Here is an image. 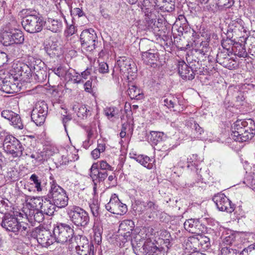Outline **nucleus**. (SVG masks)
Here are the masks:
<instances>
[{"mask_svg":"<svg viewBox=\"0 0 255 255\" xmlns=\"http://www.w3.org/2000/svg\"><path fill=\"white\" fill-rule=\"evenodd\" d=\"M3 148L6 153L11 154L13 157L21 156L24 150V147L20 142L15 137L9 134L4 136Z\"/></svg>","mask_w":255,"mask_h":255,"instance_id":"obj_5","label":"nucleus"},{"mask_svg":"<svg viewBox=\"0 0 255 255\" xmlns=\"http://www.w3.org/2000/svg\"><path fill=\"white\" fill-rule=\"evenodd\" d=\"M93 231L94 233V239L98 244L101 242V233L102 230L98 226L94 225L93 227Z\"/></svg>","mask_w":255,"mask_h":255,"instance_id":"obj_49","label":"nucleus"},{"mask_svg":"<svg viewBox=\"0 0 255 255\" xmlns=\"http://www.w3.org/2000/svg\"><path fill=\"white\" fill-rule=\"evenodd\" d=\"M130 157L148 169H151L152 167V160L146 155L134 154L133 156H130Z\"/></svg>","mask_w":255,"mask_h":255,"instance_id":"obj_26","label":"nucleus"},{"mask_svg":"<svg viewBox=\"0 0 255 255\" xmlns=\"http://www.w3.org/2000/svg\"><path fill=\"white\" fill-rule=\"evenodd\" d=\"M145 18L144 19L146 21L148 26H150L152 24L154 25V22L155 21V19L154 18V15L153 13H152L151 11H145Z\"/></svg>","mask_w":255,"mask_h":255,"instance_id":"obj_47","label":"nucleus"},{"mask_svg":"<svg viewBox=\"0 0 255 255\" xmlns=\"http://www.w3.org/2000/svg\"><path fill=\"white\" fill-rule=\"evenodd\" d=\"M44 203L41 208L42 212L48 216L52 215L55 211V208L56 207L54 204L47 197H44Z\"/></svg>","mask_w":255,"mask_h":255,"instance_id":"obj_25","label":"nucleus"},{"mask_svg":"<svg viewBox=\"0 0 255 255\" xmlns=\"http://www.w3.org/2000/svg\"><path fill=\"white\" fill-rule=\"evenodd\" d=\"M44 63L40 59H35L32 58L30 60L29 68L31 72L34 73L35 79L38 82H43L46 78L45 71L43 69Z\"/></svg>","mask_w":255,"mask_h":255,"instance_id":"obj_12","label":"nucleus"},{"mask_svg":"<svg viewBox=\"0 0 255 255\" xmlns=\"http://www.w3.org/2000/svg\"><path fill=\"white\" fill-rule=\"evenodd\" d=\"M28 224L25 223L18 222V231H21V232L26 231L27 230V228H28Z\"/></svg>","mask_w":255,"mask_h":255,"instance_id":"obj_63","label":"nucleus"},{"mask_svg":"<svg viewBox=\"0 0 255 255\" xmlns=\"http://www.w3.org/2000/svg\"><path fill=\"white\" fill-rule=\"evenodd\" d=\"M223 255H240L237 250L230 248H224L222 249Z\"/></svg>","mask_w":255,"mask_h":255,"instance_id":"obj_54","label":"nucleus"},{"mask_svg":"<svg viewBox=\"0 0 255 255\" xmlns=\"http://www.w3.org/2000/svg\"><path fill=\"white\" fill-rule=\"evenodd\" d=\"M1 117L3 118L10 121L12 116H14V113L10 110H3L1 113Z\"/></svg>","mask_w":255,"mask_h":255,"instance_id":"obj_55","label":"nucleus"},{"mask_svg":"<svg viewBox=\"0 0 255 255\" xmlns=\"http://www.w3.org/2000/svg\"><path fill=\"white\" fill-rule=\"evenodd\" d=\"M67 69L63 66H59L58 68H51V70L55 74L59 77H64V74Z\"/></svg>","mask_w":255,"mask_h":255,"instance_id":"obj_51","label":"nucleus"},{"mask_svg":"<svg viewBox=\"0 0 255 255\" xmlns=\"http://www.w3.org/2000/svg\"><path fill=\"white\" fill-rule=\"evenodd\" d=\"M142 58L146 65L154 67L159 59L158 53L154 49H149L142 52Z\"/></svg>","mask_w":255,"mask_h":255,"instance_id":"obj_20","label":"nucleus"},{"mask_svg":"<svg viewBox=\"0 0 255 255\" xmlns=\"http://www.w3.org/2000/svg\"><path fill=\"white\" fill-rule=\"evenodd\" d=\"M48 113V106L44 101L36 103L32 111L31 118L32 121L37 125L41 126L45 122Z\"/></svg>","mask_w":255,"mask_h":255,"instance_id":"obj_7","label":"nucleus"},{"mask_svg":"<svg viewBox=\"0 0 255 255\" xmlns=\"http://www.w3.org/2000/svg\"><path fill=\"white\" fill-rule=\"evenodd\" d=\"M215 0V6L216 8L217 7L221 9L223 8H229L231 7L234 3V0Z\"/></svg>","mask_w":255,"mask_h":255,"instance_id":"obj_38","label":"nucleus"},{"mask_svg":"<svg viewBox=\"0 0 255 255\" xmlns=\"http://www.w3.org/2000/svg\"><path fill=\"white\" fill-rule=\"evenodd\" d=\"M232 131L235 140L239 142L248 141L255 134V123L251 119L237 120L232 127Z\"/></svg>","mask_w":255,"mask_h":255,"instance_id":"obj_2","label":"nucleus"},{"mask_svg":"<svg viewBox=\"0 0 255 255\" xmlns=\"http://www.w3.org/2000/svg\"><path fill=\"white\" fill-rule=\"evenodd\" d=\"M158 8L164 11H171L174 9V0H163Z\"/></svg>","mask_w":255,"mask_h":255,"instance_id":"obj_37","label":"nucleus"},{"mask_svg":"<svg viewBox=\"0 0 255 255\" xmlns=\"http://www.w3.org/2000/svg\"><path fill=\"white\" fill-rule=\"evenodd\" d=\"M127 92L131 99L139 100L143 98L142 91L135 85L130 86Z\"/></svg>","mask_w":255,"mask_h":255,"instance_id":"obj_29","label":"nucleus"},{"mask_svg":"<svg viewBox=\"0 0 255 255\" xmlns=\"http://www.w3.org/2000/svg\"><path fill=\"white\" fill-rule=\"evenodd\" d=\"M186 230L195 234H200L202 233L204 227L199 219H190L187 220L184 224Z\"/></svg>","mask_w":255,"mask_h":255,"instance_id":"obj_19","label":"nucleus"},{"mask_svg":"<svg viewBox=\"0 0 255 255\" xmlns=\"http://www.w3.org/2000/svg\"><path fill=\"white\" fill-rule=\"evenodd\" d=\"M199 245L204 250H208L210 247V239L205 236H200L198 238Z\"/></svg>","mask_w":255,"mask_h":255,"instance_id":"obj_39","label":"nucleus"},{"mask_svg":"<svg viewBox=\"0 0 255 255\" xmlns=\"http://www.w3.org/2000/svg\"><path fill=\"white\" fill-rule=\"evenodd\" d=\"M7 62V56L4 52L0 51V67Z\"/></svg>","mask_w":255,"mask_h":255,"instance_id":"obj_60","label":"nucleus"},{"mask_svg":"<svg viewBox=\"0 0 255 255\" xmlns=\"http://www.w3.org/2000/svg\"><path fill=\"white\" fill-rule=\"evenodd\" d=\"M151 139L154 142H159L162 140L164 136L163 132L152 131L150 132Z\"/></svg>","mask_w":255,"mask_h":255,"instance_id":"obj_52","label":"nucleus"},{"mask_svg":"<svg viewBox=\"0 0 255 255\" xmlns=\"http://www.w3.org/2000/svg\"><path fill=\"white\" fill-rule=\"evenodd\" d=\"M67 212L71 222L77 227H85L89 223L90 217L88 212L79 206H69Z\"/></svg>","mask_w":255,"mask_h":255,"instance_id":"obj_4","label":"nucleus"},{"mask_svg":"<svg viewBox=\"0 0 255 255\" xmlns=\"http://www.w3.org/2000/svg\"><path fill=\"white\" fill-rule=\"evenodd\" d=\"M13 67L15 70V72L20 76H22L25 74H27L26 76H28L31 72L29 66L24 63L14 64Z\"/></svg>","mask_w":255,"mask_h":255,"instance_id":"obj_30","label":"nucleus"},{"mask_svg":"<svg viewBox=\"0 0 255 255\" xmlns=\"http://www.w3.org/2000/svg\"><path fill=\"white\" fill-rule=\"evenodd\" d=\"M96 163H98L99 165V169L102 171H107L108 172V171L114 170V167L109 164L106 161L101 160Z\"/></svg>","mask_w":255,"mask_h":255,"instance_id":"obj_45","label":"nucleus"},{"mask_svg":"<svg viewBox=\"0 0 255 255\" xmlns=\"http://www.w3.org/2000/svg\"><path fill=\"white\" fill-rule=\"evenodd\" d=\"M89 206L93 215L95 217L98 216L99 209V205L98 201L96 200L91 201L89 202Z\"/></svg>","mask_w":255,"mask_h":255,"instance_id":"obj_46","label":"nucleus"},{"mask_svg":"<svg viewBox=\"0 0 255 255\" xmlns=\"http://www.w3.org/2000/svg\"><path fill=\"white\" fill-rule=\"evenodd\" d=\"M36 239L38 243L43 247H47L54 243V239L50 232L45 229L36 231Z\"/></svg>","mask_w":255,"mask_h":255,"instance_id":"obj_17","label":"nucleus"},{"mask_svg":"<svg viewBox=\"0 0 255 255\" xmlns=\"http://www.w3.org/2000/svg\"><path fill=\"white\" fill-rule=\"evenodd\" d=\"M80 41L82 46L87 50L92 51L95 48L97 42V36L93 29H85L80 35Z\"/></svg>","mask_w":255,"mask_h":255,"instance_id":"obj_8","label":"nucleus"},{"mask_svg":"<svg viewBox=\"0 0 255 255\" xmlns=\"http://www.w3.org/2000/svg\"><path fill=\"white\" fill-rule=\"evenodd\" d=\"M203 160V159L201 157H198L197 154H192L190 157L187 158V167H194L196 168L198 167L199 164L202 162Z\"/></svg>","mask_w":255,"mask_h":255,"instance_id":"obj_36","label":"nucleus"},{"mask_svg":"<svg viewBox=\"0 0 255 255\" xmlns=\"http://www.w3.org/2000/svg\"><path fill=\"white\" fill-rule=\"evenodd\" d=\"M11 34L13 41V44H21L23 42L24 38L22 32L17 29H11Z\"/></svg>","mask_w":255,"mask_h":255,"instance_id":"obj_32","label":"nucleus"},{"mask_svg":"<svg viewBox=\"0 0 255 255\" xmlns=\"http://www.w3.org/2000/svg\"><path fill=\"white\" fill-rule=\"evenodd\" d=\"M176 102L177 100L174 98L171 99L164 98L163 100H161V102L164 106L167 107L168 109H173L174 111H177V109H174Z\"/></svg>","mask_w":255,"mask_h":255,"instance_id":"obj_41","label":"nucleus"},{"mask_svg":"<svg viewBox=\"0 0 255 255\" xmlns=\"http://www.w3.org/2000/svg\"><path fill=\"white\" fill-rule=\"evenodd\" d=\"M1 225L7 231L13 233L18 232V222L17 219L12 215H5Z\"/></svg>","mask_w":255,"mask_h":255,"instance_id":"obj_18","label":"nucleus"},{"mask_svg":"<svg viewBox=\"0 0 255 255\" xmlns=\"http://www.w3.org/2000/svg\"><path fill=\"white\" fill-rule=\"evenodd\" d=\"M178 69V73L182 79L191 80L194 78L195 74L192 69L184 61L179 62Z\"/></svg>","mask_w":255,"mask_h":255,"instance_id":"obj_23","label":"nucleus"},{"mask_svg":"<svg viewBox=\"0 0 255 255\" xmlns=\"http://www.w3.org/2000/svg\"><path fill=\"white\" fill-rule=\"evenodd\" d=\"M105 207L108 211L114 214L122 215L127 211V205L122 203L115 194L112 195L110 201Z\"/></svg>","mask_w":255,"mask_h":255,"instance_id":"obj_10","label":"nucleus"},{"mask_svg":"<svg viewBox=\"0 0 255 255\" xmlns=\"http://www.w3.org/2000/svg\"><path fill=\"white\" fill-rule=\"evenodd\" d=\"M9 121L11 122L12 125L15 128H17L19 129L23 128V126L20 117L18 114L14 113V116L12 117L11 119Z\"/></svg>","mask_w":255,"mask_h":255,"instance_id":"obj_42","label":"nucleus"},{"mask_svg":"<svg viewBox=\"0 0 255 255\" xmlns=\"http://www.w3.org/2000/svg\"><path fill=\"white\" fill-rule=\"evenodd\" d=\"M44 25L47 30L55 33L60 31L62 28L61 21L50 18H48L46 21H45Z\"/></svg>","mask_w":255,"mask_h":255,"instance_id":"obj_24","label":"nucleus"},{"mask_svg":"<svg viewBox=\"0 0 255 255\" xmlns=\"http://www.w3.org/2000/svg\"><path fill=\"white\" fill-rule=\"evenodd\" d=\"M223 239V243L226 245H232L235 243L236 239V235L232 231L227 234Z\"/></svg>","mask_w":255,"mask_h":255,"instance_id":"obj_40","label":"nucleus"},{"mask_svg":"<svg viewBox=\"0 0 255 255\" xmlns=\"http://www.w3.org/2000/svg\"><path fill=\"white\" fill-rule=\"evenodd\" d=\"M46 53L51 58L58 57L60 55V48L56 43H52L49 47H45Z\"/></svg>","mask_w":255,"mask_h":255,"instance_id":"obj_31","label":"nucleus"},{"mask_svg":"<svg viewBox=\"0 0 255 255\" xmlns=\"http://www.w3.org/2000/svg\"><path fill=\"white\" fill-rule=\"evenodd\" d=\"M59 208L65 207L68 203V197L65 190L53 181L46 196Z\"/></svg>","mask_w":255,"mask_h":255,"instance_id":"obj_3","label":"nucleus"},{"mask_svg":"<svg viewBox=\"0 0 255 255\" xmlns=\"http://www.w3.org/2000/svg\"><path fill=\"white\" fill-rule=\"evenodd\" d=\"M72 110L77 113L78 117L82 119L86 118L89 113H90V110L85 106L80 105L78 103L73 105ZM90 115H91V113H90Z\"/></svg>","mask_w":255,"mask_h":255,"instance_id":"obj_27","label":"nucleus"},{"mask_svg":"<svg viewBox=\"0 0 255 255\" xmlns=\"http://www.w3.org/2000/svg\"><path fill=\"white\" fill-rule=\"evenodd\" d=\"M72 120V116L70 115H64L62 118V123L65 131L67 132V124Z\"/></svg>","mask_w":255,"mask_h":255,"instance_id":"obj_61","label":"nucleus"},{"mask_svg":"<svg viewBox=\"0 0 255 255\" xmlns=\"http://www.w3.org/2000/svg\"><path fill=\"white\" fill-rule=\"evenodd\" d=\"M13 77H9L4 79L0 78V90L7 94L17 93L19 91L20 87L13 83Z\"/></svg>","mask_w":255,"mask_h":255,"instance_id":"obj_16","label":"nucleus"},{"mask_svg":"<svg viewBox=\"0 0 255 255\" xmlns=\"http://www.w3.org/2000/svg\"><path fill=\"white\" fill-rule=\"evenodd\" d=\"M154 0H143L142 2L143 7H144L147 11H151L155 7H156V5L154 3ZM142 8L143 9V8Z\"/></svg>","mask_w":255,"mask_h":255,"instance_id":"obj_48","label":"nucleus"},{"mask_svg":"<svg viewBox=\"0 0 255 255\" xmlns=\"http://www.w3.org/2000/svg\"><path fill=\"white\" fill-rule=\"evenodd\" d=\"M117 65L120 72L131 75L134 69V64L129 58L123 56L120 57L117 61Z\"/></svg>","mask_w":255,"mask_h":255,"instance_id":"obj_15","label":"nucleus"},{"mask_svg":"<svg viewBox=\"0 0 255 255\" xmlns=\"http://www.w3.org/2000/svg\"><path fill=\"white\" fill-rule=\"evenodd\" d=\"M21 24L25 31L30 33L40 32L45 21L38 12L33 9H23L20 11Z\"/></svg>","mask_w":255,"mask_h":255,"instance_id":"obj_1","label":"nucleus"},{"mask_svg":"<svg viewBox=\"0 0 255 255\" xmlns=\"http://www.w3.org/2000/svg\"><path fill=\"white\" fill-rule=\"evenodd\" d=\"M75 250L78 255H94V246L85 237L79 236L75 239Z\"/></svg>","mask_w":255,"mask_h":255,"instance_id":"obj_9","label":"nucleus"},{"mask_svg":"<svg viewBox=\"0 0 255 255\" xmlns=\"http://www.w3.org/2000/svg\"><path fill=\"white\" fill-rule=\"evenodd\" d=\"M235 54L239 57H247L248 53L246 51L245 45L236 42L233 48Z\"/></svg>","mask_w":255,"mask_h":255,"instance_id":"obj_33","label":"nucleus"},{"mask_svg":"<svg viewBox=\"0 0 255 255\" xmlns=\"http://www.w3.org/2000/svg\"><path fill=\"white\" fill-rule=\"evenodd\" d=\"M108 175L107 171H100L98 163H93L90 168V176L94 182L104 181Z\"/></svg>","mask_w":255,"mask_h":255,"instance_id":"obj_22","label":"nucleus"},{"mask_svg":"<svg viewBox=\"0 0 255 255\" xmlns=\"http://www.w3.org/2000/svg\"><path fill=\"white\" fill-rule=\"evenodd\" d=\"M193 121V123H191V127L192 128V129L194 130L196 132V133L198 134V135H201L202 133L203 132V128L199 126V125L195 121Z\"/></svg>","mask_w":255,"mask_h":255,"instance_id":"obj_56","label":"nucleus"},{"mask_svg":"<svg viewBox=\"0 0 255 255\" xmlns=\"http://www.w3.org/2000/svg\"><path fill=\"white\" fill-rule=\"evenodd\" d=\"M228 34L231 31L236 37H243L244 40H247V37H244V34L248 31L247 27L245 26L244 21L241 18H237L232 20L229 25Z\"/></svg>","mask_w":255,"mask_h":255,"instance_id":"obj_11","label":"nucleus"},{"mask_svg":"<svg viewBox=\"0 0 255 255\" xmlns=\"http://www.w3.org/2000/svg\"><path fill=\"white\" fill-rule=\"evenodd\" d=\"M92 87V81L91 80L87 81L84 84L85 90L88 93H91Z\"/></svg>","mask_w":255,"mask_h":255,"instance_id":"obj_62","label":"nucleus"},{"mask_svg":"<svg viewBox=\"0 0 255 255\" xmlns=\"http://www.w3.org/2000/svg\"><path fill=\"white\" fill-rule=\"evenodd\" d=\"M54 239L56 242L64 244L72 241L74 234L73 230L66 224H58L53 229Z\"/></svg>","mask_w":255,"mask_h":255,"instance_id":"obj_6","label":"nucleus"},{"mask_svg":"<svg viewBox=\"0 0 255 255\" xmlns=\"http://www.w3.org/2000/svg\"><path fill=\"white\" fill-rule=\"evenodd\" d=\"M99 72L102 74L109 72V66L105 62H101L99 65Z\"/></svg>","mask_w":255,"mask_h":255,"instance_id":"obj_58","label":"nucleus"},{"mask_svg":"<svg viewBox=\"0 0 255 255\" xmlns=\"http://www.w3.org/2000/svg\"><path fill=\"white\" fill-rule=\"evenodd\" d=\"M213 200L220 211L231 213L235 210L234 204H232L231 201L224 194H218L214 196Z\"/></svg>","mask_w":255,"mask_h":255,"instance_id":"obj_13","label":"nucleus"},{"mask_svg":"<svg viewBox=\"0 0 255 255\" xmlns=\"http://www.w3.org/2000/svg\"><path fill=\"white\" fill-rule=\"evenodd\" d=\"M248 185L253 190H255V174L247 179Z\"/></svg>","mask_w":255,"mask_h":255,"instance_id":"obj_59","label":"nucleus"},{"mask_svg":"<svg viewBox=\"0 0 255 255\" xmlns=\"http://www.w3.org/2000/svg\"><path fill=\"white\" fill-rule=\"evenodd\" d=\"M30 180L33 182V183L35 185V188L36 191L40 192L42 191L41 187V181L39 178V177L35 174H33L31 175L29 178Z\"/></svg>","mask_w":255,"mask_h":255,"instance_id":"obj_44","label":"nucleus"},{"mask_svg":"<svg viewBox=\"0 0 255 255\" xmlns=\"http://www.w3.org/2000/svg\"><path fill=\"white\" fill-rule=\"evenodd\" d=\"M73 14L74 15H78V17L83 16L84 14V12L80 8H74L71 10Z\"/></svg>","mask_w":255,"mask_h":255,"instance_id":"obj_64","label":"nucleus"},{"mask_svg":"<svg viewBox=\"0 0 255 255\" xmlns=\"http://www.w3.org/2000/svg\"><path fill=\"white\" fill-rule=\"evenodd\" d=\"M44 213L41 210H30L29 213L26 212V215L28 216V218L31 222L33 221L37 223L42 222L44 219Z\"/></svg>","mask_w":255,"mask_h":255,"instance_id":"obj_28","label":"nucleus"},{"mask_svg":"<svg viewBox=\"0 0 255 255\" xmlns=\"http://www.w3.org/2000/svg\"><path fill=\"white\" fill-rule=\"evenodd\" d=\"M134 227V224L132 221L125 220L119 226V233L127 240L130 237Z\"/></svg>","mask_w":255,"mask_h":255,"instance_id":"obj_21","label":"nucleus"},{"mask_svg":"<svg viewBox=\"0 0 255 255\" xmlns=\"http://www.w3.org/2000/svg\"><path fill=\"white\" fill-rule=\"evenodd\" d=\"M140 205L143 206L144 208L142 211H149L150 212H153L157 208V206L152 201L142 202L140 203Z\"/></svg>","mask_w":255,"mask_h":255,"instance_id":"obj_43","label":"nucleus"},{"mask_svg":"<svg viewBox=\"0 0 255 255\" xmlns=\"http://www.w3.org/2000/svg\"><path fill=\"white\" fill-rule=\"evenodd\" d=\"M0 41L4 46H8L12 44L13 41L11 34V30H5L1 34Z\"/></svg>","mask_w":255,"mask_h":255,"instance_id":"obj_34","label":"nucleus"},{"mask_svg":"<svg viewBox=\"0 0 255 255\" xmlns=\"http://www.w3.org/2000/svg\"><path fill=\"white\" fill-rule=\"evenodd\" d=\"M143 241L132 243L133 252L136 255H146L148 252L154 253L158 249L151 242H146L143 244Z\"/></svg>","mask_w":255,"mask_h":255,"instance_id":"obj_14","label":"nucleus"},{"mask_svg":"<svg viewBox=\"0 0 255 255\" xmlns=\"http://www.w3.org/2000/svg\"><path fill=\"white\" fill-rule=\"evenodd\" d=\"M44 197H33L30 200L29 205L32 208L31 210H38L41 208L44 201Z\"/></svg>","mask_w":255,"mask_h":255,"instance_id":"obj_35","label":"nucleus"},{"mask_svg":"<svg viewBox=\"0 0 255 255\" xmlns=\"http://www.w3.org/2000/svg\"><path fill=\"white\" fill-rule=\"evenodd\" d=\"M240 255H255V244H251L245 248L240 253Z\"/></svg>","mask_w":255,"mask_h":255,"instance_id":"obj_50","label":"nucleus"},{"mask_svg":"<svg viewBox=\"0 0 255 255\" xmlns=\"http://www.w3.org/2000/svg\"><path fill=\"white\" fill-rule=\"evenodd\" d=\"M160 237L164 241L165 243L169 245L170 242L173 240L170 234L166 230H163L160 233Z\"/></svg>","mask_w":255,"mask_h":255,"instance_id":"obj_53","label":"nucleus"},{"mask_svg":"<svg viewBox=\"0 0 255 255\" xmlns=\"http://www.w3.org/2000/svg\"><path fill=\"white\" fill-rule=\"evenodd\" d=\"M115 109L114 107L106 108L104 109L105 115L109 118H113L115 115Z\"/></svg>","mask_w":255,"mask_h":255,"instance_id":"obj_57","label":"nucleus"}]
</instances>
